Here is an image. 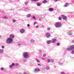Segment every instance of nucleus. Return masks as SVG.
I'll return each instance as SVG.
<instances>
[{
	"instance_id": "nucleus-1",
	"label": "nucleus",
	"mask_w": 74,
	"mask_h": 74,
	"mask_svg": "<svg viewBox=\"0 0 74 74\" xmlns=\"http://www.w3.org/2000/svg\"><path fill=\"white\" fill-rule=\"evenodd\" d=\"M6 41L8 44H11L13 41V39L9 38L6 40Z\"/></svg>"
},
{
	"instance_id": "nucleus-2",
	"label": "nucleus",
	"mask_w": 74,
	"mask_h": 74,
	"mask_svg": "<svg viewBox=\"0 0 74 74\" xmlns=\"http://www.w3.org/2000/svg\"><path fill=\"white\" fill-rule=\"evenodd\" d=\"M67 50L68 51H71V50H74V45H71L69 48H67Z\"/></svg>"
},
{
	"instance_id": "nucleus-3",
	"label": "nucleus",
	"mask_w": 74,
	"mask_h": 74,
	"mask_svg": "<svg viewBox=\"0 0 74 74\" xmlns=\"http://www.w3.org/2000/svg\"><path fill=\"white\" fill-rule=\"evenodd\" d=\"M23 56L24 58H27L29 57V55L27 52H25L24 53Z\"/></svg>"
},
{
	"instance_id": "nucleus-4",
	"label": "nucleus",
	"mask_w": 74,
	"mask_h": 74,
	"mask_svg": "<svg viewBox=\"0 0 74 74\" xmlns=\"http://www.w3.org/2000/svg\"><path fill=\"white\" fill-rule=\"evenodd\" d=\"M55 25L56 27H61L62 24L60 23H56L55 24Z\"/></svg>"
},
{
	"instance_id": "nucleus-5",
	"label": "nucleus",
	"mask_w": 74,
	"mask_h": 74,
	"mask_svg": "<svg viewBox=\"0 0 74 74\" xmlns=\"http://www.w3.org/2000/svg\"><path fill=\"white\" fill-rule=\"evenodd\" d=\"M46 35L47 37V38H49L50 37V36H51V34H50V33L49 32H47L46 34Z\"/></svg>"
},
{
	"instance_id": "nucleus-6",
	"label": "nucleus",
	"mask_w": 74,
	"mask_h": 74,
	"mask_svg": "<svg viewBox=\"0 0 74 74\" xmlns=\"http://www.w3.org/2000/svg\"><path fill=\"white\" fill-rule=\"evenodd\" d=\"M10 38H11L12 39L15 38V36L13 34H11L9 36Z\"/></svg>"
},
{
	"instance_id": "nucleus-7",
	"label": "nucleus",
	"mask_w": 74,
	"mask_h": 74,
	"mask_svg": "<svg viewBox=\"0 0 74 74\" xmlns=\"http://www.w3.org/2000/svg\"><path fill=\"white\" fill-rule=\"evenodd\" d=\"M62 17L63 19H66L67 18V17L66 16L64 15H62Z\"/></svg>"
},
{
	"instance_id": "nucleus-8",
	"label": "nucleus",
	"mask_w": 74,
	"mask_h": 74,
	"mask_svg": "<svg viewBox=\"0 0 74 74\" xmlns=\"http://www.w3.org/2000/svg\"><path fill=\"white\" fill-rule=\"evenodd\" d=\"M20 32L21 33H23L25 32V29H22L20 30Z\"/></svg>"
},
{
	"instance_id": "nucleus-9",
	"label": "nucleus",
	"mask_w": 74,
	"mask_h": 74,
	"mask_svg": "<svg viewBox=\"0 0 74 74\" xmlns=\"http://www.w3.org/2000/svg\"><path fill=\"white\" fill-rule=\"evenodd\" d=\"M34 71H39L40 70L38 68H36L34 69Z\"/></svg>"
},
{
	"instance_id": "nucleus-10",
	"label": "nucleus",
	"mask_w": 74,
	"mask_h": 74,
	"mask_svg": "<svg viewBox=\"0 0 74 74\" xmlns=\"http://www.w3.org/2000/svg\"><path fill=\"white\" fill-rule=\"evenodd\" d=\"M49 11H53V8H51L49 9Z\"/></svg>"
},
{
	"instance_id": "nucleus-11",
	"label": "nucleus",
	"mask_w": 74,
	"mask_h": 74,
	"mask_svg": "<svg viewBox=\"0 0 74 74\" xmlns=\"http://www.w3.org/2000/svg\"><path fill=\"white\" fill-rule=\"evenodd\" d=\"M56 39L55 38H53V40H52V42H55L56 41Z\"/></svg>"
},
{
	"instance_id": "nucleus-12",
	"label": "nucleus",
	"mask_w": 74,
	"mask_h": 74,
	"mask_svg": "<svg viewBox=\"0 0 74 74\" xmlns=\"http://www.w3.org/2000/svg\"><path fill=\"white\" fill-rule=\"evenodd\" d=\"M51 40L47 41V44H49L51 42Z\"/></svg>"
},
{
	"instance_id": "nucleus-13",
	"label": "nucleus",
	"mask_w": 74,
	"mask_h": 74,
	"mask_svg": "<svg viewBox=\"0 0 74 74\" xmlns=\"http://www.w3.org/2000/svg\"><path fill=\"white\" fill-rule=\"evenodd\" d=\"M0 53H3V50L1 49H0Z\"/></svg>"
},
{
	"instance_id": "nucleus-14",
	"label": "nucleus",
	"mask_w": 74,
	"mask_h": 74,
	"mask_svg": "<svg viewBox=\"0 0 74 74\" xmlns=\"http://www.w3.org/2000/svg\"><path fill=\"white\" fill-rule=\"evenodd\" d=\"M30 42H31V43H34V41L33 40H30Z\"/></svg>"
},
{
	"instance_id": "nucleus-15",
	"label": "nucleus",
	"mask_w": 74,
	"mask_h": 74,
	"mask_svg": "<svg viewBox=\"0 0 74 74\" xmlns=\"http://www.w3.org/2000/svg\"><path fill=\"white\" fill-rule=\"evenodd\" d=\"M29 4V2H27L26 1L25 2V4L26 5H27Z\"/></svg>"
},
{
	"instance_id": "nucleus-16",
	"label": "nucleus",
	"mask_w": 74,
	"mask_h": 74,
	"mask_svg": "<svg viewBox=\"0 0 74 74\" xmlns=\"http://www.w3.org/2000/svg\"><path fill=\"white\" fill-rule=\"evenodd\" d=\"M2 18H3L8 19V17L5 16H3L2 17Z\"/></svg>"
},
{
	"instance_id": "nucleus-17",
	"label": "nucleus",
	"mask_w": 74,
	"mask_h": 74,
	"mask_svg": "<svg viewBox=\"0 0 74 74\" xmlns=\"http://www.w3.org/2000/svg\"><path fill=\"white\" fill-rule=\"evenodd\" d=\"M47 2L46 1V0H45L42 1V2L43 3H46Z\"/></svg>"
},
{
	"instance_id": "nucleus-18",
	"label": "nucleus",
	"mask_w": 74,
	"mask_h": 74,
	"mask_svg": "<svg viewBox=\"0 0 74 74\" xmlns=\"http://www.w3.org/2000/svg\"><path fill=\"white\" fill-rule=\"evenodd\" d=\"M27 17H30L31 16V15L30 14H29L28 15H27Z\"/></svg>"
},
{
	"instance_id": "nucleus-19",
	"label": "nucleus",
	"mask_w": 74,
	"mask_h": 74,
	"mask_svg": "<svg viewBox=\"0 0 74 74\" xmlns=\"http://www.w3.org/2000/svg\"><path fill=\"white\" fill-rule=\"evenodd\" d=\"M46 69H47V70H49V69H50V68H49V66H47V67H46Z\"/></svg>"
},
{
	"instance_id": "nucleus-20",
	"label": "nucleus",
	"mask_w": 74,
	"mask_h": 74,
	"mask_svg": "<svg viewBox=\"0 0 74 74\" xmlns=\"http://www.w3.org/2000/svg\"><path fill=\"white\" fill-rule=\"evenodd\" d=\"M36 61L38 62V63H40V61H39V60L36 59Z\"/></svg>"
},
{
	"instance_id": "nucleus-21",
	"label": "nucleus",
	"mask_w": 74,
	"mask_h": 74,
	"mask_svg": "<svg viewBox=\"0 0 74 74\" xmlns=\"http://www.w3.org/2000/svg\"><path fill=\"white\" fill-rule=\"evenodd\" d=\"M1 70L3 71L4 70V68L2 67L1 68Z\"/></svg>"
},
{
	"instance_id": "nucleus-22",
	"label": "nucleus",
	"mask_w": 74,
	"mask_h": 74,
	"mask_svg": "<svg viewBox=\"0 0 74 74\" xmlns=\"http://www.w3.org/2000/svg\"><path fill=\"white\" fill-rule=\"evenodd\" d=\"M33 1H37L38 0H32Z\"/></svg>"
},
{
	"instance_id": "nucleus-23",
	"label": "nucleus",
	"mask_w": 74,
	"mask_h": 74,
	"mask_svg": "<svg viewBox=\"0 0 74 74\" xmlns=\"http://www.w3.org/2000/svg\"><path fill=\"white\" fill-rule=\"evenodd\" d=\"M59 45H60V44L59 42H58L57 44V46H59Z\"/></svg>"
},
{
	"instance_id": "nucleus-24",
	"label": "nucleus",
	"mask_w": 74,
	"mask_h": 74,
	"mask_svg": "<svg viewBox=\"0 0 74 74\" xmlns=\"http://www.w3.org/2000/svg\"><path fill=\"white\" fill-rule=\"evenodd\" d=\"M33 18H34V20H35V21L36 20V18L34 16H33Z\"/></svg>"
},
{
	"instance_id": "nucleus-25",
	"label": "nucleus",
	"mask_w": 74,
	"mask_h": 74,
	"mask_svg": "<svg viewBox=\"0 0 74 74\" xmlns=\"http://www.w3.org/2000/svg\"><path fill=\"white\" fill-rule=\"evenodd\" d=\"M58 19L59 20H62V18L61 17H60L58 18Z\"/></svg>"
},
{
	"instance_id": "nucleus-26",
	"label": "nucleus",
	"mask_w": 74,
	"mask_h": 74,
	"mask_svg": "<svg viewBox=\"0 0 74 74\" xmlns=\"http://www.w3.org/2000/svg\"><path fill=\"white\" fill-rule=\"evenodd\" d=\"M12 66H15V64L14 63H12Z\"/></svg>"
},
{
	"instance_id": "nucleus-27",
	"label": "nucleus",
	"mask_w": 74,
	"mask_h": 74,
	"mask_svg": "<svg viewBox=\"0 0 74 74\" xmlns=\"http://www.w3.org/2000/svg\"><path fill=\"white\" fill-rule=\"evenodd\" d=\"M37 5H38V6H40V3H37Z\"/></svg>"
},
{
	"instance_id": "nucleus-28",
	"label": "nucleus",
	"mask_w": 74,
	"mask_h": 74,
	"mask_svg": "<svg viewBox=\"0 0 74 74\" xmlns=\"http://www.w3.org/2000/svg\"><path fill=\"white\" fill-rule=\"evenodd\" d=\"M50 62H51V60H50V59H49L48 60V63Z\"/></svg>"
},
{
	"instance_id": "nucleus-29",
	"label": "nucleus",
	"mask_w": 74,
	"mask_h": 74,
	"mask_svg": "<svg viewBox=\"0 0 74 74\" xmlns=\"http://www.w3.org/2000/svg\"><path fill=\"white\" fill-rule=\"evenodd\" d=\"M68 4H65L64 5V7H67Z\"/></svg>"
},
{
	"instance_id": "nucleus-30",
	"label": "nucleus",
	"mask_w": 74,
	"mask_h": 74,
	"mask_svg": "<svg viewBox=\"0 0 74 74\" xmlns=\"http://www.w3.org/2000/svg\"><path fill=\"white\" fill-rule=\"evenodd\" d=\"M50 29H51V28H50V27H48L47 28V30H49Z\"/></svg>"
},
{
	"instance_id": "nucleus-31",
	"label": "nucleus",
	"mask_w": 74,
	"mask_h": 74,
	"mask_svg": "<svg viewBox=\"0 0 74 74\" xmlns=\"http://www.w3.org/2000/svg\"><path fill=\"white\" fill-rule=\"evenodd\" d=\"M9 67L10 68H12V65H10L9 66Z\"/></svg>"
},
{
	"instance_id": "nucleus-32",
	"label": "nucleus",
	"mask_w": 74,
	"mask_h": 74,
	"mask_svg": "<svg viewBox=\"0 0 74 74\" xmlns=\"http://www.w3.org/2000/svg\"><path fill=\"white\" fill-rule=\"evenodd\" d=\"M71 53H72V54H74V51H72Z\"/></svg>"
},
{
	"instance_id": "nucleus-33",
	"label": "nucleus",
	"mask_w": 74,
	"mask_h": 74,
	"mask_svg": "<svg viewBox=\"0 0 74 74\" xmlns=\"http://www.w3.org/2000/svg\"><path fill=\"white\" fill-rule=\"evenodd\" d=\"M43 56H46L47 55H46V54H43Z\"/></svg>"
},
{
	"instance_id": "nucleus-34",
	"label": "nucleus",
	"mask_w": 74,
	"mask_h": 74,
	"mask_svg": "<svg viewBox=\"0 0 74 74\" xmlns=\"http://www.w3.org/2000/svg\"><path fill=\"white\" fill-rule=\"evenodd\" d=\"M16 66H18V65H19V64H18V63H16Z\"/></svg>"
},
{
	"instance_id": "nucleus-35",
	"label": "nucleus",
	"mask_w": 74,
	"mask_h": 74,
	"mask_svg": "<svg viewBox=\"0 0 74 74\" xmlns=\"http://www.w3.org/2000/svg\"><path fill=\"white\" fill-rule=\"evenodd\" d=\"M36 23H37V22H35L34 23V25H36Z\"/></svg>"
},
{
	"instance_id": "nucleus-36",
	"label": "nucleus",
	"mask_w": 74,
	"mask_h": 74,
	"mask_svg": "<svg viewBox=\"0 0 74 74\" xmlns=\"http://www.w3.org/2000/svg\"><path fill=\"white\" fill-rule=\"evenodd\" d=\"M27 26H28V27H29V26H30V25H29V24H28L27 25Z\"/></svg>"
},
{
	"instance_id": "nucleus-37",
	"label": "nucleus",
	"mask_w": 74,
	"mask_h": 74,
	"mask_svg": "<svg viewBox=\"0 0 74 74\" xmlns=\"http://www.w3.org/2000/svg\"><path fill=\"white\" fill-rule=\"evenodd\" d=\"M13 22H15V20L14 19L13 21Z\"/></svg>"
},
{
	"instance_id": "nucleus-38",
	"label": "nucleus",
	"mask_w": 74,
	"mask_h": 74,
	"mask_svg": "<svg viewBox=\"0 0 74 74\" xmlns=\"http://www.w3.org/2000/svg\"><path fill=\"white\" fill-rule=\"evenodd\" d=\"M38 65L39 66H41V65L40 64H38Z\"/></svg>"
},
{
	"instance_id": "nucleus-39",
	"label": "nucleus",
	"mask_w": 74,
	"mask_h": 74,
	"mask_svg": "<svg viewBox=\"0 0 74 74\" xmlns=\"http://www.w3.org/2000/svg\"><path fill=\"white\" fill-rule=\"evenodd\" d=\"M1 48H4V46H2V47H1Z\"/></svg>"
},
{
	"instance_id": "nucleus-40",
	"label": "nucleus",
	"mask_w": 74,
	"mask_h": 74,
	"mask_svg": "<svg viewBox=\"0 0 74 74\" xmlns=\"http://www.w3.org/2000/svg\"><path fill=\"white\" fill-rule=\"evenodd\" d=\"M36 27L37 28V27H38V26L37 25L36 26Z\"/></svg>"
},
{
	"instance_id": "nucleus-41",
	"label": "nucleus",
	"mask_w": 74,
	"mask_h": 74,
	"mask_svg": "<svg viewBox=\"0 0 74 74\" xmlns=\"http://www.w3.org/2000/svg\"><path fill=\"white\" fill-rule=\"evenodd\" d=\"M61 74H64V72H61Z\"/></svg>"
},
{
	"instance_id": "nucleus-42",
	"label": "nucleus",
	"mask_w": 74,
	"mask_h": 74,
	"mask_svg": "<svg viewBox=\"0 0 74 74\" xmlns=\"http://www.w3.org/2000/svg\"><path fill=\"white\" fill-rule=\"evenodd\" d=\"M42 60H44V58H42Z\"/></svg>"
},
{
	"instance_id": "nucleus-43",
	"label": "nucleus",
	"mask_w": 74,
	"mask_h": 74,
	"mask_svg": "<svg viewBox=\"0 0 74 74\" xmlns=\"http://www.w3.org/2000/svg\"><path fill=\"white\" fill-rule=\"evenodd\" d=\"M58 0H55V1H58Z\"/></svg>"
},
{
	"instance_id": "nucleus-44",
	"label": "nucleus",
	"mask_w": 74,
	"mask_h": 74,
	"mask_svg": "<svg viewBox=\"0 0 74 74\" xmlns=\"http://www.w3.org/2000/svg\"><path fill=\"white\" fill-rule=\"evenodd\" d=\"M24 74H28V73H24Z\"/></svg>"
}]
</instances>
